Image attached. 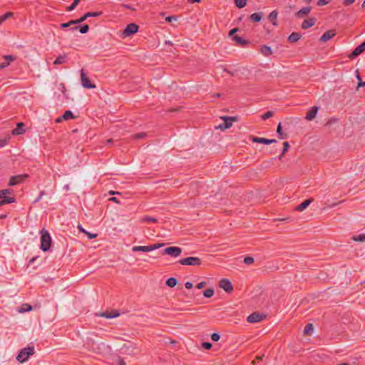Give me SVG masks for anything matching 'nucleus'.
Here are the masks:
<instances>
[{
  "label": "nucleus",
  "instance_id": "41",
  "mask_svg": "<svg viewBox=\"0 0 365 365\" xmlns=\"http://www.w3.org/2000/svg\"><path fill=\"white\" fill-rule=\"evenodd\" d=\"M88 18L87 14H85L83 16H81L78 19L73 20L74 24H78L83 22Z\"/></svg>",
  "mask_w": 365,
  "mask_h": 365
},
{
  "label": "nucleus",
  "instance_id": "40",
  "mask_svg": "<svg viewBox=\"0 0 365 365\" xmlns=\"http://www.w3.org/2000/svg\"><path fill=\"white\" fill-rule=\"evenodd\" d=\"M89 30V26L88 24H84L80 27L79 31L81 34H86Z\"/></svg>",
  "mask_w": 365,
  "mask_h": 365
},
{
  "label": "nucleus",
  "instance_id": "29",
  "mask_svg": "<svg viewBox=\"0 0 365 365\" xmlns=\"http://www.w3.org/2000/svg\"><path fill=\"white\" fill-rule=\"evenodd\" d=\"M277 133L279 135V138L281 139H285L287 138V135L284 134L282 132V123H279L278 124L277 128Z\"/></svg>",
  "mask_w": 365,
  "mask_h": 365
},
{
  "label": "nucleus",
  "instance_id": "37",
  "mask_svg": "<svg viewBox=\"0 0 365 365\" xmlns=\"http://www.w3.org/2000/svg\"><path fill=\"white\" fill-rule=\"evenodd\" d=\"M313 329H314V327H313L312 324L309 323L305 326L304 329V333L305 334H309L310 331H312Z\"/></svg>",
  "mask_w": 365,
  "mask_h": 365
},
{
  "label": "nucleus",
  "instance_id": "9",
  "mask_svg": "<svg viewBox=\"0 0 365 365\" xmlns=\"http://www.w3.org/2000/svg\"><path fill=\"white\" fill-rule=\"evenodd\" d=\"M81 81L82 86L84 88H96V85L91 82L90 79L86 76V74L85 73V72L83 69L81 70Z\"/></svg>",
  "mask_w": 365,
  "mask_h": 365
},
{
  "label": "nucleus",
  "instance_id": "6",
  "mask_svg": "<svg viewBox=\"0 0 365 365\" xmlns=\"http://www.w3.org/2000/svg\"><path fill=\"white\" fill-rule=\"evenodd\" d=\"M138 28V26L134 23L128 24L123 31V37L125 38L137 33Z\"/></svg>",
  "mask_w": 365,
  "mask_h": 365
},
{
  "label": "nucleus",
  "instance_id": "64",
  "mask_svg": "<svg viewBox=\"0 0 365 365\" xmlns=\"http://www.w3.org/2000/svg\"><path fill=\"white\" fill-rule=\"evenodd\" d=\"M110 200L113 201V202H117V203H118V202H119V201L118 200V199H117L115 197H110Z\"/></svg>",
  "mask_w": 365,
  "mask_h": 365
},
{
  "label": "nucleus",
  "instance_id": "19",
  "mask_svg": "<svg viewBox=\"0 0 365 365\" xmlns=\"http://www.w3.org/2000/svg\"><path fill=\"white\" fill-rule=\"evenodd\" d=\"M312 201H313V199H312V198L307 199V200H304L303 202H302L301 204H299L298 206H297L295 210L297 211L302 212V211L304 210L310 205V203Z\"/></svg>",
  "mask_w": 365,
  "mask_h": 365
},
{
  "label": "nucleus",
  "instance_id": "57",
  "mask_svg": "<svg viewBox=\"0 0 365 365\" xmlns=\"http://www.w3.org/2000/svg\"><path fill=\"white\" fill-rule=\"evenodd\" d=\"M354 1L355 0H344L343 4L344 6H349L352 4Z\"/></svg>",
  "mask_w": 365,
  "mask_h": 365
},
{
  "label": "nucleus",
  "instance_id": "32",
  "mask_svg": "<svg viewBox=\"0 0 365 365\" xmlns=\"http://www.w3.org/2000/svg\"><path fill=\"white\" fill-rule=\"evenodd\" d=\"M14 15L12 12H7L1 16H0V24L5 21L9 18L11 17Z\"/></svg>",
  "mask_w": 365,
  "mask_h": 365
},
{
  "label": "nucleus",
  "instance_id": "2",
  "mask_svg": "<svg viewBox=\"0 0 365 365\" xmlns=\"http://www.w3.org/2000/svg\"><path fill=\"white\" fill-rule=\"evenodd\" d=\"M34 346H27L25 347L19 351L18 356H16L17 361L21 363H24L27 361L28 358L30 356L34 354Z\"/></svg>",
  "mask_w": 365,
  "mask_h": 365
},
{
  "label": "nucleus",
  "instance_id": "23",
  "mask_svg": "<svg viewBox=\"0 0 365 365\" xmlns=\"http://www.w3.org/2000/svg\"><path fill=\"white\" fill-rule=\"evenodd\" d=\"M260 52L266 57H268L272 54V50L271 47L267 45L261 46Z\"/></svg>",
  "mask_w": 365,
  "mask_h": 365
},
{
  "label": "nucleus",
  "instance_id": "49",
  "mask_svg": "<svg viewBox=\"0 0 365 365\" xmlns=\"http://www.w3.org/2000/svg\"><path fill=\"white\" fill-rule=\"evenodd\" d=\"M220 335L217 333H213L211 335V339L214 341H217L220 339Z\"/></svg>",
  "mask_w": 365,
  "mask_h": 365
},
{
  "label": "nucleus",
  "instance_id": "15",
  "mask_svg": "<svg viewBox=\"0 0 365 365\" xmlns=\"http://www.w3.org/2000/svg\"><path fill=\"white\" fill-rule=\"evenodd\" d=\"M319 107L313 106L311 109L307 113L305 118L308 120H312L315 118L317 113L318 112Z\"/></svg>",
  "mask_w": 365,
  "mask_h": 365
},
{
  "label": "nucleus",
  "instance_id": "5",
  "mask_svg": "<svg viewBox=\"0 0 365 365\" xmlns=\"http://www.w3.org/2000/svg\"><path fill=\"white\" fill-rule=\"evenodd\" d=\"M164 246V243H158L154 245H150L148 246H134L132 248L133 252H150L155 250H157L160 247Z\"/></svg>",
  "mask_w": 365,
  "mask_h": 365
},
{
  "label": "nucleus",
  "instance_id": "36",
  "mask_svg": "<svg viewBox=\"0 0 365 365\" xmlns=\"http://www.w3.org/2000/svg\"><path fill=\"white\" fill-rule=\"evenodd\" d=\"M62 118L67 120L74 118L73 114L71 110H66L62 116Z\"/></svg>",
  "mask_w": 365,
  "mask_h": 365
},
{
  "label": "nucleus",
  "instance_id": "7",
  "mask_svg": "<svg viewBox=\"0 0 365 365\" xmlns=\"http://www.w3.org/2000/svg\"><path fill=\"white\" fill-rule=\"evenodd\" d=\"M221 118L224 120V123L220 125L218 128L222 130L230 128L232 123L237 120V118L234 116H223Z\"/></svg>",
  "mask_w": 365,
  "mask_h": 365
},
{
  "label": "nucleus",
  "instance_id": "12",
  "mask_svg": "<svg viewBox=\"0 0 365 365\" xmlns=\"http://www.w3.org/2000/svg\"><path fill=\"white\" fill-rule=\"evenodd\" d=\"M26 178H27V175H19L11 176L10 180H9V186H14V185H17L19 183H21Z\"/></svg>",
  "mask_w": 365,
  "mask_h": 365
},
{
  "label": "nucleus",
  "instance_id": "63",
  "mask_svg": "<svg viewBox=\"0 0 365 365\" xmlns=\"http://www.w3.org/2000/svg\"><path fill=\"white\" fill-rule=\"evenodd\" d=\"M43 194H44L43 191L41 192L39 197L35 200V202H38L42 197Z\"/></svg>",
  "mask_w": 365,
  "mask_h": 365
},
{
  "label": "nucleus",
  "instance_id": "52",
  "mask_svg": "<svg viewBox=\"0 0 365 365\" xmlns=\"http://www.w3.org/2000/svg\"><path fill=\"white\" fill-rule=\"evenodd\" d=\"M78 4L76 2H73L70 6L67 8V11H71L73 10Z\"/></svg>",
  "mask_w": 365,
  "mask_h": 365
},
{
  "label": "nucleus",
  "instance_id": "50",
  "mask_svg": "<svg viewBox=\"0 0 365 365\" xmlns=\"http://www.w3.org/2000/svg\"><path fill=\"white\" fill-rule=\"evenodd\" d=\"M329 0H319L317 2V5L321 6L326 4H328L329 3Z\"/></svg>",
  "mask_w": 365,
  "mask_h": 365
},
{
  "label": "nucleus",
  "instance_id": "20",
  "mask_svg": "<svg viewBox=\"0 0 365 365\" xmlns=\"http://www.w3.org/2000/svg\"><path fill=\"white\" fill-rule=\"evenodd\" d=\"M5 61L0 63V68H4L7 67L11 61H13L15 58L11 55H6L4 56Z\"/></svg>",
  "mask_w": 365,
  "mask_h": 365
},
{
  "label": "nucleus",
  "instance_id": "53",
  "mask_svg": "<svg viewBox=\"0 0 365 365\" xmlns=\"http://www.w3.org/2000/svg\"><path fill=\"white\" fill-rule=\"evenodd\" d=\"M357 78L359 80V82L358 83V87H363V86H365V81H361L359 75H357Z\"/></svg>",
  "mask_w": 365,
  "mask_h": 365
},
{
  "label": "nucleus",
  "instance_id": "35",
  "mask_svg": "<svg viewBox=\"0 0 365 365\" xmlns=\"http://www.w3.org/2000/svg\"><path fill=\"white\" fill-rule=\"evenodd\" d=\"M213 294H214V289H211V288L207 289L203 292V295L206 298H210L211 297L213 296Z\"/></svg>",
  "mask_w": 365,
  "mask_h": 365
},
{
  "label": "nucleus",
  "instance_id": "28",
  "mask_svg": "<svg viewBox=\"0 0 365 365\" xmlns=\"http://www.w3.org/2000/svg\"><path fill=\"white\" fill-rule=\"evenodd\" d=\"M67 56L66 55L59 56H58L53 62L55 65L63 64L66 62Z\"/></svg>",
  "mask_w": 365,
  "mask_h": 365
},
{
  "label": "nucleus",
  "instance_id": "54",
  "mask_svg": "<svg viewBox=\"0 0 365 365\" xmlns=\"http://www.w3.org/2000/svg\"><path fill=\"white\" fill-rule=\"evenodd\" d=\"M116 362L118 365H125V361L123 360V359H122L120 357L118 358V359L116 360Z\"/></svg>",
  "mask_w": 365,
  "mask_h": 365
},
{
  "label": "nucleus",
  "instance_id": "13",
  "mask_svg": "<svg viewBox=\"0 0 365 365\" xmlns=\"http://www.w3.org/2000/svg\"><path fill=\"white\" fill-rule=\"evenodd\" d=\"M264 318L263 314L258 312H253L247 317V322L250 323H257L261 322Z\"/></svg>",
  "mask_w": 365,
  "mask_h": 365
},
{
  "label": "nucleus",
  "instance_id": "48",
  "mask_svg": "<svg viewBox=\"0 0 365 365\" xmlns=\"http://www.w3.org/2000/svg\"><path fill=\"white\" fill-rule=\"evenodd\" d=\"M9 139L0 138V148L4 147L7 145Z\"/></svg>",
  "mask_w": 365,
  "mask_h": 365
},
{
  "label": "nucleus",
  "instance_id": "38",
  "mask_svg": "<svg viewBox=\"0 0 365 365\" xmlns=\"http://www.w3.org/2000/svg\"><path fill=\"white\" fill-rule=\"evenodd\" d=\"M283 150H282V154L281 155L279 156V159L281 160L282 159V157L284 155V153L287 151L288 148H289V144L288 142H284L283 143Z\"/></svg>",
  "mask_w": 365,
  "mask_h": 365
},
{
  "label": "nucleus",
  "instance_id": "62",
  "mask_svg": "<svg viewBox=\"0 0 365 365\" xmlns=\"http://www.w3.org/2000/svg\"><path fill=\"white\" fill-rule=\"evenodd\" d=\"M78 230H79L81 232H83V233H84V234L86 232V230H84V229L82 227V226H81V225H79L78 226Z\"/></svg>",
  "mask_w": 365,
  "mask_h": 365
},
{
  "label": "nucleus",
  "instance_id": "27",
  "mask_svg": "<svg viewBox=\"0 0 365 365\" xmlns=\"http://www.w3.org/2000/svg\"><path fill=\"white\" fill-rule=\"evenodd\" d=\"M263 14L262 13H254L250 15V19L251 21L254 22H259L262 19Z\"/></svg>",
  "mask_w": 365,
  "mask_h": 365
},
{
  "label": "nucleus",
  "instance_id": "24",
  "mask_svg": "<svg viewBox=\"0 0 365 365\" xmlns=\"http://www.w3.org/2000/svg\"><path fill=\"white\" fill-rule=\"evenodd\" d=\"M301 35L299 33L293 32L288 37V41L290 43H295L299 40Z\"/></svg>",
  "mask_w": 365,
  "mask_h": 365
},
{
  "label": "nucleus",
  "instance_id": "8",
  "mask_svg": "<svg viewBox=\"0 0 365 365\" xmlns=\"http://www.w3.org/2000/svg\"><path fill=\"white\" fill-rule=\"evenodd\" d=\"M182 249L179 247H168L163 250V255H168L174 257L180 256Z\"/></svg>",
  "mask_w": 365,
  "mask_h": 365
},
{
  "label": "nucleus",
  "instance_id": "60",
  "mask_svg": "<svg viewBox=\"0 0 365 365\" xmlns=\"http://www.w3.org/2000/svg\"><path fill=\"white\" fill-rule=\"evenodd\" d=\"M237 31H238L237 28H235V29H231L230 31V32H229V36H233Z\"/></svg>",
  "mask_w": 365,
  "mask_h": 365
},
{
  "label": "nucleus",
  "instance_id": "16",
  "mask_svg": "<svg viewBox=\"0 0 365 365\" xmlns=\"http://www.w3.org/2000/svg\"><path fill=\"white\" fill-rule=\"evenodd\" d=\"M336 35V32L334 30H329L326 31L320 38V41L322 42H327L330 40L332 37Z\"/></svg>",
  "mask_w": 365,
  "mask_h": 365
},
{
  "label": "nucleus",
  "instance_id": "59",
  "mask_svg": "<svg viewBox=\"0 0 365 365\" xmlns=\"http://www.w3.org/2000/svg\"><path fill=\"white\" fill-rule=\"evenodd\" d=\"M192 283L190 282H187L185 284V287L186 289H190L192 287Z\"/></svg>",
  "mask_w": 365,
  "mask_h": 365
},
{
  "label": "nucleus",
  "instance_id": "56",
  "mask_svg": "<svg viewBox=\"0 0 365 365\" xmlns=\"http://www.w3.org/2000/svg\"><path fill=\"white\" fill-rule=\"evenodd\" d=\"M59 86H60V90L61 91V92H62L64 95H66V88L65 85H64L63 83H60Z\"/></svg>",
  "mask_w": 365,
  "mask_h": 365
},
{
  "label": "nucleus",
  "instance_id": "22",
  "mask_svg": "<svg viewBox=\"0 0 365 365\" xmlns=\"http://www.w3.org/2000/svg\"><path fill=\"white\" fill-rule=\"evenodd\" d=\"M311 10H312L311 6L303 7L298 12H297L295 15L298 18H302L304 16L309 14L310 13Z\"/></svg>",
  "mask_w": 365,
  "mask_h": 365
},
{
  "label": "nucleus",
  "instance_id": "1",
  "mask_svg": "<svg viewBox=\"0 0 365 365\" xmlns=\"http://www.w3.org/2000/svg\"><path fill=\"white\" fill-rule=\"evenodd\" d=\"M41 234V249L43 252H46L49 250L51 244V237L50 236L49 232L45 230L42 229L40 232Z\"/></svg>",
  "mask_w": 365,
  "mask_h": 365
},
{
  "label": "nucleus",
  "instance_id": "42",
  "mask_svg": "<svg viewBox=\"0 0 365 365\" xmlns=\"http://www.w3.org/2000/svg\"><path fill=\"white\" fill-rule=\"evenodd\" d=\"M88 18V17H97L102 14L101 11H97V12H88L86 13Z\"/></svg>",
  "mask_w": 365,
  "mask_h": 365
},
{
  "label": "nucleus",
  "instance_id": "46",
  "mask_svg": "<svg viewBox=\"0 0 365 365\" xmlns=\"http://www.w3.org/2000/svg\"><path fill=\"white\" fill-rule=\"evenodd\" d=\"M145 136H146V133L142 132V133H139L135 134L133 135V138H135V139H141V138H144Z\"/></svg>",
  "mask_w": 365,
  "mask_h": 365
},
{
  "label": "nucleus",
  "instance_id": "34",
  "mask_svg": "<svg viewBox=\"0 0 365 365\" xmlns=\"http://www.w3.org/2000/svg\"><path fill=\"white\" fill-rule=\"evenodd\" d=\"M141 221L143 222L156 223L158 222V220L156 218H154V217H150V216H145V217L142 218Z\"/></svg>",
  "mask_w": 365,
  "mask_h": 365
},
{
  "label": "nucleus",
  "instance_id": "25",
  "mask_svg": "<svg viewBox=\"0 0 365 365\" xmlns=\"http://www.w3.org/2000/svg\"><path fill=\"white\" fill-rule=\"evenodd\" d=\"M278 13L277 11H272L268 16V19L270 21L272 22L274 26H277V19Z\"/></svg>",
  "mask_w": 365,
  "mask_h": 365
},
{
  "label": "nucleus",
  "instance_id": "33",
  "mask_svg": "<svg viewBox=\"0 0 365 365\" xmlns=\"http://www.w3.org/2000/svg\"><path fill=\"white\" fill-rule=\"evenodd\" d=\"M236 6L239 9L244 8L247 4V0H235Z\"/></svg>",
  "mask_w": 365,
  "mask_h": 365
},
{
  "label": "nucleus",
  "instance_id": "43",
  "mask_svg": "<svg viewBox=\"0 0 365 365\" xmlns=\"http://www.w3.org/2000/svg\"><path fill=\"white\" fill-rule=\"evenodd\" d=\"M244 263L246 264H251L254 262V258L252 257H245L244 258Z\"/></svg>",
  "mask_w": 365,
  "mask_h": 365
},
{
  "label": "nucleus",
  "instance_id": "26",
  "mask_svg": "<svg viewBox=\"0 0 365 365\" xmlns=\"http://www.w3.org/2000/svg\"><path fill=\"white\" fill-rule=\"evenodd\" d=\"M233 40H234L236 43H237L238 44L241 45V46H243V47H244V46H247V45L249 43L248 41H247V40H245V39L242 38V37H240V36H235L233 37Z\"/></svg>",
  "mask_w": 365,
  "mask_h": 365
},
{
  "label": "nucleus",
  "instance_id": "14",
  "mask_svg": "<svg viewBox=\"0 0 365 365\" xmlns=\"http://www.w3.org/2000/svg\"><path fill=\"white\" fill-rule=\"evenodd\" d=\"M252 140L254 143H264V144H267V145L277 142V140L275 139H267L264 138H259V137H252Z\"/></svg>",
  "mask_w": 365,
  "mask_h": 365
},
{
  "label": "nucleus",
  "instance_id": "47",
  "mask_svg": "<svg viewBox=\"0 0 365 365\" xmlns=\"http://www.w3.org/2000/svg\"><path fill=\"white\" fill-rule=\"evenodd\" d=\"M201 346L205 349H210L212 347V344L210 342H202Z\"/></svg>",
  "mask_w": 365,
  "mask_h": 365
},
{
  "label": "nucleus",
  "instance_id": "61",
  "mask_svg": "<svg viewBox=\"0 0 365 365\" xmlns=\"http://www.w3.org/2000/svg\"><path fill=\"white\" fill-rule=\"evenodd\" d=\"M177 18L175 16H168L166 18V21L168 22L173 21V20H176Z\"/></svg>",
  "mask_w": 365,
  "mask_h": 365
},
{
  "label": "nucleus",
  "instance_id": "44",
  "mask_svg": "<svg viewBox=\"0 0 365 365\" xmlns=\"http://www.w3.org/2000/svg\"><path fill=\"white\" fill-rule=\"evenodd\" d=\"M31 309H32V307H31V305H29L28 304H23L22 308L20 310V312H26V311L31 310Z\"/></svg>",
  "mask_w": 365,
  "mask_h": 365
},
{
  "label": "nucleus",
  "instance_id": "11",
  "mask_svg": "<svg viewBox=\"0 0 365 365\" xmlns=\"http://www.w3.org/2000/svg\"><path fill=\"white\" fill-rule=\"evenodd\" d=\"M365 51V41L358 46L350 54H349L348 57L350 59H354L363 53Z\"/></svg>",
  "mask_w": 365,
  "mask_h": 365
},
{
  "label": "nucleus",
  "instance_id": "31",
  "mask_svg": "<svg viewBox=\"0 0 365 365\" xmlns=\"http://www.w3.org/2000/svg\"><path fill=\"white\" fill-rule=\"evenodd\" d=\"M177 279L175 277H170L166 281V284L170 287H174L177 284Z\"/></svg>",
  "mask_w": 365,
  "mask_h": 365
},
{
  "label": "nucleus",
  "instance_id": "17",
  "mask_svg": "<svg viewBox=\"0 0 365 365\" xmlns=\"http://www.w3.org/2000/svg\"><path fill=\"white\" fill-rule=\"evenodd\" d=\"M316 23L315 18H309L308 19H305L302 24V28L303 29H307L312 26H313Z\"/></svg>",
  "mask_w": 365,
  "mask_h": 365
},
{
  "label": "nucleus",
  "instance_id": "45",
  "mask_svg": "<svg viewBox=\"0 0 365 365\" xmlns=\"http://www.w3.org/2000/svg\"><path fill=\"white\" fill-rule=\"evenodd\" d=\"M274 115L273 112L272 111H268L267 113H265L262 116V118L263 120H267L271 117H272Z\"/></svg>",
  "mask_w": 365,
  "mask_h": 365
},
{
  "label": "nucleus",
  "instance_id": "39",
  "mask_svg": "<svg viewBox=\"0 0 365 365\" xmlns=\"http://www.w3.org/2000/svg\"><path fill=\"white\" fill-rule=\"evenodd\" d=\"M71 25H75L74 24V22H73V20H71L67 23H62L60 24V27L61 29H65V28H68L69 26H71Z\"/></svg>",
  "mask_w": 365,
  "mask_h": 365
},
{
  "label": "nucleus",
  "instance_id": "10",
  "mask_svg": "<svg viewBox=\"0 0 365 365\" xmlns=\"http://www.w3.org/2000/svg\"><path fill=\"white\" fill-rule=\"evenodd\" d=\"M219 287L227 293L232 292L234 289L231 282L227 279H220L219 282Z\"/></svg>",
  "mask_w": 365,
  "mask_h": 365
},
{
  "label": "nucleus",
  "instance_id": "18",
  "mask_svg": "<svg viewBox=\"0 0 365 365\" xmlns=\"http://www.w3.org/2000/svg\"><path fill=\"white\" fill-rule=\"evenodd\" d=\"M24 124L23 123H18L16 125V128L12 130V134L14 135H19L24 133L25 130L24 129Z\"/></svg>",
  "mask_w": 365,
  "mask_h": 365
},
{
  "label": "nucleus",
  "instance_id": "4",
  "mask_svg": "<svg viewBox=\"0 0 365 365\" xmlns=\"http://www.w3.org/2000/svg\"><path fill=\"white\" fill-rule=\"evenodd\" d=\"M178 262L182 265L200 266L202 264V259L197 257H188L180 259Z\"/></svg>",
  "mask_w": 365,
  "mask_h": 365
},
{
  "label": "nucleus",
  "instance_id": "51",
  "mask_svg": "<svg viewBox=\"0 0 365 365\" xmlns=\"http://www.w3.org/2000/svg\"><path fill=\"white\" fill-rule=\"evenodd\" d=\"M88 237L90 239V240H92V239H94L97 237V234H93V233H90L86 231V232L85 233Z\"/></svg>",
  "mask_w": 365,
  "mask_h": 365
},
{
  "label": "nucleus",
  "instance_id": "3",
  "mask_svg": "<svg viewBox=\"0 0 365 365\" xmlns=\"http://www.w3.org/2000/svg\"><path fill=\"white\" fill-rule=\"evenodd\" d=\"M12 192L13 191L11 189H4L0 190V206L15 202L14 197L6 196V195L11 194Z\"/></svg>",
  "mask_w": 365,
  "mask_h": 365
},
{
  "label": "nucleus",
  "instance_id": "21",
  "mask_svg": "<svg viewBox=\"0 0 365 365\" xmlns=\"http://www.w3.org/2000/svg\"><path fill=\"white\" fill-rule=\"evenodd\" d=\"M99 316L107 318V319H112L115 318L119 316V313L118 311H112L111 312H104L99 314Z\"/></svg>",
  "mask_w": 365,
  "mask_h": 365
},
{
  "label": "nucleus",
  "instance_id": "58",
  "mask_svg": "<svg viewBox=\"0 0 365 365\" xmlns=\"http://www.w3.org/2000/svg\"><path fill=\"white\" fill-rule=\"evenodd\" d=\"M262 360V356H256L255 359L252 361V364H255V363H258Z\"/></svg>",
  "mask_w": 365,
  "mask_h": 365
},
{
  "label": "nucleus",
  "instance_id": "55",
  "mask_svg": "<svg viewBox=\"0 0 365 365\" xmlns=\"http://www.w3.org/2000/svg\"><path fill=\"white\" fill-rule=\"evenodd\" d=\"M206 285L205 282H201L196 285V287L199 289H202Z\"/></svg>",
  "mask_w": 365,
  "mask_h": 365
},
{
  "label": "nucleus",
  "instance_id": "30",
  "mask_svg": "<svg viewBox=\"0 0 365 365\" xmlns=\"http://www.w3.org/2000/svg\"><path fill=\"white\" fill-rule=\"evenodd\" d=\"M351 239L356 242H365V234L354 235L351 237Z\"/></svg>",
  "mask_w": 365,
  "mask_h": 365
}]
</instances>
